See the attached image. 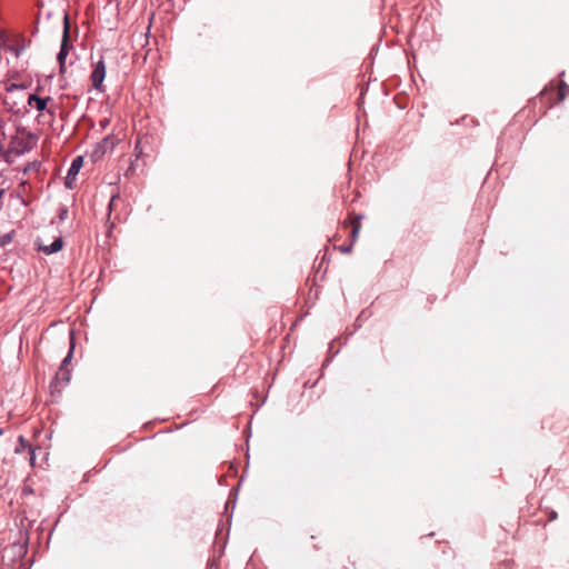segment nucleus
<instances>
[{
	"mask_svg": "<svg viewBox=\"0 0 569 569\" xmlns=\"http://www.w3.org/2000/svg\"><path fill=\"white\" fill-rule=\"evenodd\" d=\"M106 78V66L104 61L101 58L94 66V69L91 73V83H92V91L97 92H103V80Z\"/></svg>",
	"mask_w": 569,
	"mask_h": 569,
	"instance_id": "obj_1",
	"label": "nucleus"
},
{
	"mask_svg": "<svg viewBox=\"0 0 569 569\" xmlns=\"http://www.w3.org/2000/svg\"><path fill=\"white\" fill-rule=\"evenodd\" d=\"M82 166H83V157L82 156H78L72 160L71 166L68 170V173L64 178V184L68 189L74 188L76 178H77L80 169L82 168Z\"/></svg>",
	"mask_w": 569,
	"mask_h": 569,
	"instance_id": "obj_2",
	"label": "nucleus"
},
{
	"mask_svg": "<svg viewBox=\"0 0 569 569\" xmlns=\"http://www.w3.org/2000/svg\"><path fill=\"white\" fill-rule=\"evenodd\" d=\"M69 33H68V28L66 27L64 28V32H63V38H62V42H61V48H60V51L58 53V61L60 63V69L61 71L63 70V67H64V60L68 56V52H69Z\"/></svg>",
	"mask_w": 569,
	"mask_h": 569,
	"instance_id": "obj_3",
	"label": "nucleus"
},
{
	"mask_svg": "<svg viewBox=\"0 0 569 569\" xmlns=\"http://www.w3.org/2000/svg\"><path fill=\"white\" fill-rule=\"evenodd\" d=\"M106 141H107V138H103L96 147L94 149L92 150V152L90 153V158L93 162H97V161H100L103 159L106 152H107V147H106Z\"/></svg>",
	"mask_w": 569,
	"mask_h": 569,
	"instance_id": "obj_4",
	"label": "nucleus"
},
{
	"mask_svg": "<svg viewBox=\"0 0 569 569\" xmlns=\"http://www.w3.org/2000/svg\"><path fill=\"white\" fill-rule=\"evenodd\" d=\"M62 239L57 238L49 246H40L39 249L43 251L47 254L56 253L62 249Z\"/></svg>",
	"mask_w": 569,
	"mask_h": 569,
	"instance_id": "obj_5",
	"label": "nucleus"
},
{
	"mask_svg": "<svg viewBox=\"0 0 569 569\" xmlns=\"http://www.w3.org/2000/svg\"><path fill=\"white\" fill-rule=\"evenodd\" d=\"M50 100V98H40L36 94H31L29 97V104L32 106L34 103L38 111H43L47 108V102Z\"/></svg>",
	"mask_w": 569,
	"mask_h": 569,
	"instance_id": "obj_6",
	"label": "nucleus"
},
{
	"mask_svg": "<svg viewBox=\"0 0 569 569\" xmlns=\"http://www.w3.org/2000/svg\"><path fill=\"white\" fill-rule=\"evenodd\" d=\"M237 501V490H231L230 497L224 503V513L228 512L229 508H231V513L233 512L234 506Z\"/></svg>",
	"mask_w": 569,
	"mask_h": 569,
	"instance_id": "obj_7",
	"label": "nucleus"
},
{
	"mask_svg": "<svg viewBox=\"0 0 569 569\" xmlns=\"http://www.w3.org/2000/svg\"><path fill=\"white\" fill-rule=\"evenodd\" d=\"M119 198V194H114V193H111V196L109 197V207H108V210H109V219L111 218V213H112V204H113V201ZM114 224L109 220V239L111 238L112 236V229H113Z\"/></svg>",
	"mask_w": 569,
	"mask_h": 569,
	"instance_id": "obj_8",
	"label": "nucleus"
},
{
	"mask_svg": "<svg viewBox=\"0 0 569 569\" xmlns=\"http://www.w3.org/2000/svg\"><path fill=\"white\" fill-rule=\"evenodd\" d=\"M569 96V84L565 81L561 82L558 91V101H563Z\"/></svg>",
	"mask_w": 569,
	"mask_h": 569,
	"instance_id": "obj_9",
	"label": "nucleus"
},
{
	"mask_svg": "<svg viewBox=\"0 0 569 569\" xmlns=\"http://www.w3.org/2000/svg\"><path fill=\"white\" fill-rule=\"evenodd\" d=\"M360 228H361V224L358 223L357 226H353L351 229L350 242H352V244L357 241V239L359 237Z\"/></svg>",
	"mask_w": 569,
	"mask_h": 569,
	"instance_id": "obj_10",
	"label": "nucleus"
},
{
	"mask_svg": "<svg viewBox=\"0 0 569 569\" xmlns=\"http://www.w3.org/2000/svg\"><path fill=\"white\" fill-rule=\"evenodd\" d=\"M352 248H353V244L352 242H349V243H343V244H340L337 247V249L341 252V253H350L352 251Z\"/></svg>",
	"mask_w": 569,
	"mask_h": 569,
	"instance_id": "obj_11",
	"label": "nucleus"
},
{
	"mask_svg": "<svg viewBox=\"0 0 569 569\" xmlns=\"http://www.w3.org/2000/svg\"><path fill=\"white\" fill-rule=\"evenodd\" d=\"M18 440H19V446H17L14 449L16 453H20L22 450H24L27 448L26 440L22 436H20L18 438Z\"/></svg>",
	"mask_w": 569,
	"mask_h": 569,
	"instance_id": "obj_12",
	"label": "nucleus"
},
{
	"mask_svg": "<svg viewBox=\"0 0 569 569\" xmlns=\"http://www.w3.org/2000/svg\"><path fill=\"white\" fill-rule=\"evenodd\" d=\"M108 140H109V150L113 149L120 142V139L113 138L110 133H109Z\"/></svg>",
	"mask_w": 569,
	"mask_h": 569,
	"instance_id": "obj_13",
	"label": "nucleus"
},
{
	"mask_svg": "<svg viewBox=\"0 0 569 569\" xmlns=\"http://www.w3.org/2000/svg\"><path fill=\"white\" fill-rule=\"evenodd\" d=\"M72 349H73V345L71 343L70 351H69L68 356L63 359L60 371H62L64 366L69 362V360L72 356Z\"/></svg>",
	"mask_w": 569,
	"mask_h": 569,
	"instance_id": "obj_14",
	"label": "nucleus"
},
{
	"mask_svg": "<svg viewBox=\"0 0 569 569\" xmlns=\"http://www.w3.org/2000/svg\"><path fill=\"white\" fill-rule=\"evenodd\" d=\"M227 525H228V528H227L226 540H224L223 546H222V551H223V550H224V548H226L227 540H228V537H229L230 526H231V516L228 518V520H227Z\"/></svg>",
	"mask_w": 569,
	"mask_h": 569,
	"instance_id": "obj_15",
	"label": "nucleus"
},
{
	"mask_svg": "<svg viewBox=\"0 0 569 569\" xmlns=\"http://www.w3.org/2000/svg\"><path fill=\"white\" fill-rule=\"evenodd\" d=\"M24 87L22 84H17V83H11L7 90L8 91H13V90H22Z\"/></svg>",
	"mask_w": 569,
	"mask_h": 569,
	"instance_id": "obj_16",
	"label": "nucleus"
},
{
	"mask_svg": "<svg viewBox=\"0 0 569 569\" xmlns=\"http://www.w3.org/2000/svg\"><path fill=\"white\" fill-rule=\"evenodd\" d=\"M339 353V350H337L336 352L331 353L323 362L322 367L325 366H328L332 360L333 358Z\"/></svg>",
	"mask_w": 569,
	"mask_h": 569,
	"instance_id": "obj_17",
	"label": "nucleus"
},
{
	"mask_svg": "<svg viewBox=\"0 0 569 569\" xmlns=\"http://www.w3.org/2000/svg\"><path fill=\"white\" fill-rule=\"evenodd\" d=\"M557 518H558V513H557V511H555V510H549V512H548V520H549V521H555Z\"/></svg>",
	"mask_w": 569,
	"mask_h": 569,
	"instance_id": "obj_18",
	"label": "nucleus"
},
{
	"mask_svg": "<svg viewBox=\"0 0 569 569\" xmlns=\"http://www.w3.org/2000/svg\"><path fill=\"white\" fill-rule=\"evenodd\" d=\"M509 565H510V561L509 560H505L502 562H500V569H509Z\"/></svg>",
	"mask_w": 569,
	"mask_h": 569,
	"instance_id": "obj_19",
	"label": "nucleus"
},
{
	"mask_svg": "<svg viewBox=\"0 0 569 569\" xmlns=\"http://www.w3.org/2000/svg\"><path fill=\"white\" fill-rule=\"evenodd\" d=\"M223 529H224V528H223V523H220V526H219V527L217 528V530H216V538H218V537L221 535V532L223 531Z\"/></svg>",
	"mask_w": 569,
	"mask_h": 569,
	"instance_id": "obj_20",
	"label": "nucleus"
},
{
	"mask_svg": "<svg viewBox=\"0 0 569 569\" xmlns=\"http://www.w3.org/2000/svg\"><path fill=\"white\" fill-rule=\"evenodd\" d=\"M67 214H68V210H67V209H62V210L60 211V219H61V220L66 219V218H67Z\"/></svg>",
	"mask_w": 569,
	"mask_h": 569,
	"instance_id": "obj_21",
	"label": "nucleus"
},
{
	"mask_svg": "<svg viewBox=\"0 0 569 569\" xmlns=\"http://www.w3.org/2000/svg\"><path fill=\"white\" fill-rule=\"evenodd\" d=\"M30 463L34 465V450L30 448Z\"/></svg>",
	"mask_w": 569,
	"mask_h": 569,
	"instance_id": "obj_22",
	"label": "nucleus"
},
{
	"mask_svg": "<svg viewBox=\"0 0 569 569\" xmlns=\"http://www.w3.org/2000/svg\"><path fill=\"white\" fill-rule=\"evenodd\" d=\"M239 487H241V483H238V487H237L234 490H237V491H238Z\"/></svg>",
	"mask_w": 569,
	"mask_h": 569,
	"instance_id": "obj_23",
	"label": "nucleus"
},
{
	"mask_svg": "<svg viewBox=\"0 0 569 569\" xmlns=\"http://www.w3.org/2000/svg\"><path fill=\"white\" fill-rule=\"evenodd\" d=\"M2 435V429H0V436Z\"/></svg>",
	"mask_w": 569,
	"mask_h": 569,
	"instance_id": "obj_24",
	"label": "nucleus"
}]
</instances>
